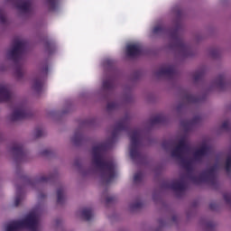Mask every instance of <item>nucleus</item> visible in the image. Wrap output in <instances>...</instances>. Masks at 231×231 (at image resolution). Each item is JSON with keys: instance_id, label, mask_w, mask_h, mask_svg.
<instances>
[{"instance_id": "f257e3e1", "label": "nucleus", "mask_w": 231, "mask_h": 231, "mask_svg": "<svg viewBox=\"0 0 231 231\" xmlns=\"http://www.w3.org/2000/svg\"><path fill=\"white\" fill-rule=\"evenodd\" d=\"M38 229V216L35 212L30 213L19 221L11 222L5 226V231H37Z\"/></svg>"}, {"instance_id": "f03ea898", "label": "nucleus", "mask_w": 231, "mask_h": 231, "mask_svg": "<svg viewBox=\"0 0 231 231\" xmlns=\"http://www.w3.org/2000/svg\"><path fill=\"white\" fill-rule=\"evenodd\" d=\"M126 51L130 57H134V55H138V53H140V45L138 43L128 44Z\"/></svg>"}, {"instance_id": "7ed1b4c3", "label": "nucleus", "mask_w": 231, "mask_h": 231, "mask_svg": "<svg viewBox=\"0 0 231 231\" xmlns=\"http://www.w3.org/2000/svg\"><path fill=\"white\" fill-rule=\"evenodd\" d=\"M23 116H24L23 110H16L13 115L14 120H19V118H23Z\"/></svg>"}, {"instance_id": "20e7f679", "label": "nucleus", "mask_w": 231, "mask_h": 231, "mask_svg": "<svg viewBox=\"0 0 231 231\" xmlns=\"http://www.w3.org/2000/svg\"><path fill=\"white\" fill-rule=\"evenodd\" d=\"M82 216L85 219H89L91 217V210L89 209L83 210Z\"/></svg>"}, {"instance_id": "39448f33", "label": "nucleus", "mask_w": 231, "mask_h": 231, "mask_svg": "<svg viewBox=\"0 0 231 231\" xmlns=\"http://www.w3.org/2000/svg\"><path fill=\"white\" fill-rule=\"evenodd\" d=\"M3 95H6V90H5V88L0 90V97H3Z\"/></svg>"}, {"instance_id": "423d86ee", "label": "nucleus", "mask_w": 231, "mask_h": 231, "mask_svg": "<svg viewBox=\"0 0 231 231\" xmlns=\"http://www.w3.org/2000/svg\"><path fill=\"white\" fill-rule=\"evenodd\" d=\"M23 44H18L14 51H19L21 50Z\"/></svg>"}, {"instance_id": "0eeeda50", "label": "nucleus", "mask_w": 231, "mask_h": 231, "mask_svg": "<svg viewBox=\"0 0 231 231\" xmlns=\"http://www.w3.org/2000/svg\"><path fill=\"white\" fill-rule=\"evenodd\" d=\"M153 32H154V33H157V32H158V28L155 27V28L153 29Z\"/></svg>"}, {"instance_id": "6e6552de", "label": "nucleus", "mask_w": 231, "mask_h": 231, "mask_svg": "<svg viewBox=\"0 0 231 231\" xmlns=\"http://www.w3.org/2000/svg\"><path fill=\"white\" fill-rule=\"evenodd\" d=\"M58 199L59 201H60V195H58Z\"/></svg>"}, {"instance_id": "1a4fd4ad", "label": "nucleus", "mask_w": 231, "mask_h": 231, "mask_svg": "<svg viewBox=\"0 0 231 231\" xmlns=\"http://www.w3.org/2000/svg\"><path fill=\"white\" fill-rule=\"evenodd\" d=\"M130 154H131V156H133V150L130 151Z\"/></svg>"}]
</instances>
